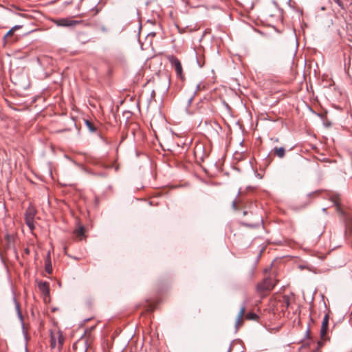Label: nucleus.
Wrapping results in <instances>:
<instances>
[{
  "label": "nucleus",
  "mask_w": 352,
  "mask_h": 352,
  "mask_svg": "<svg viewBox=\"0 0 352 352\" xmlns=\"http://www.w3.org/2000/svg\"><path fill=\"white\" fill-rule=\"evenodd\" d=\"M248 302V300H245L241 305L239 312L236 316L235 321V328L238 330L243 325L244 318L248 320H254L257 321L259 318L258 316L253 312L245 313L246 307L245 304Z\"/></svg>",
  "instance_id": "obj_1"
},
{
  "label": "nucleus",
  "mask_w": 352,
  "mask_h": 352,
  "mask_svg": "<svg viewBox=\"0 0 352 352\" xmlns=\"http://www.w3.org/2000/svg\"><path fill=\"white\" fill-rule=\"evenodd\" d=\"M276 283L271 278H266L258 283L256 287V292L261 298L266 296L273 289Z\"/></svg>",
  "instance_id": "obj_2"
},
{
  "label": "nucleus",
  "mask_w": 352,
  "mask_h": 352,
  "mask_svg": "<svg viewBox=\"0 0 352 352\" xmlns=\"http://www.w3.org/2000/svg\"><path fill=\"white\" fill-rule=\"evenodd\" d=\"M50 335L51 348H58V350H61L65 342V338L62 331L58 329H51L50 331Z\"/></svg>",
  "instance_id": "obj_3"
},
{
  "label": "nucleus",
  "mask_w": 352,
  "mask_h": 352,
  "mask_svg": "<svg viewBox=\"0 0 352 352\" xmlns=\"http://www.w3.org/2000/svg\"><path fill=\"white\" fill-rule=\"evenodd\" d=\"M153 132L168 130V122L166 118L160 114L154 116L150 122Z\"/></svg>",
  "instance_id": "obj_4"
},
{
  "label": "nucleus",
  "mask_w": 352,
  "mask_h": 352,
  "mask_svg": "<svg viewBox=\"0 0 352 352\" xmlns=\"http://www.w3.org/2000/svg\"><path fill=\"white\" fill-rule=\"evenodd\" d=\"M36 214V210L33 206L30 205L25 212V221L26 225L32 231L35 228L34 217Z\"/></svg>",
  "instance_id": "obj_5"
},
{
  "label": "nucleus",
  "mask_w": 352,
  "mask_h": 352,
  "mask_svg": "<svg viewBox=\"0 0 352 352\" xmlns=\"http://www.w3.org/2000/svg\"><path fill=\"white\" fill-rule=\"evenodd\" d=\"M168 60H169L172 67L175 68L177 77L182 80L184 79L183 69L180 60L173 55L169 56L168 57Z\"/></svg>",
  "instance_id": "obj_6"
},
{
  "label": "nucleus",
  "mask_w": 352,
  "mask_h": 352,
  "mask_svg": "<svg viewBox=\"0 0 352 352\" xmlns=\"http://www.w3.org/2000/svg\"><path fill=\"white\" fill-rule=\"evenodd\" d=\"M23 25H14V27H12L7 33L6 34L3 36V44L4 45H7V44H10V43H14L15 41H16L17 39V37H14V32L18 30H20L21 28H22Z\"/></svg>",
  "instance_id": "obj_7"
},
{
  "label": "nucleus",
  "mask_w": 352,
  "mask_h": 352,
  "mask_svg": "<svg viewBox=\"0 0 352 352\" xmlns=\"http://www.w3.org/2000/svg\"><path fill=\"white\" fill-rule=\"evenodd\" d=\"M54 22L56 25L61 27H74L80 23V21L70 18H61L54 20Z\"/></svg>",
  "instance_id": "obj_8"
},
{
  "label": "nucleus",
  "mask_w": 352,
  "mask_h": 352,
  "mask_svg": "<svg viewBox=\"0 0 352 352\" xmlns=\"http://www.w3.org/2000/svg\"><path fill=\"white\" fill-rule=\"evenodd\" d=\"M329 314H326L323 318L321 329H320V338L321 340H326L325 336L327 333L329 326Z\"/></svg>",
  "instance_id": "obj_9"
},
{
  "label": "nucleus",
  "mask_w": 352,
  "mask_h": 352,
  "mask_svg": "<svg viewBox=\"0 0 352 352\" xmlns=\"http://www.w3.org/2000/svg\"><path fill=\"white\" fill-rule=\"evenodd\" d=\"M82 124L86 126L87 129L91 132H95L98 130L96 124L92 120L83 118L82 120L79 121V124L81 125Z\"/></svg>",
  "instance_id": "obj_10"
},
{
  "label": "nucleus",
  "mask_w": 352,
  "mask_h": 352,
  "mask_svg": "<svg viewBox=\"0 0 352 352\" xmlns=\"http://www.w3.org/2000/svg\"><path fill=\"white\" fill-rule=\"evenodd\" d=\"M45 270L46 272L48 274H51L52 272V262H51V256L50 253L48 252L45 261Z\"/></svg>",
  "instance_id": "obj_11"
},
{
  "label": "nucleus",
  "mask_w": 352,
  "mask_h": 352,
  "mask_svg": "<svg viewBox=\"0 0 352 352\" xmlns=\"http://www.w3.org/2000/svg\"><path fill=\"white\" fill-rule=\"evenodd\" d=\"M74 234L82 240L85 237V228L82 226H80L77 229L74 231Z\"/></svg>",
  "instance_id": "obj_12"
},
{
  "label": "nucleus",
  "mask_w": 352,
  "mask_h": 352,
  "mask_svg": "<svg viewBox=\"0 0 352 352\" xmlns=\"http://www.w3.org/2000/svg\"><path fill=\"white\" fill-rule=\"evenodd\" d=\"M38 288L45 295L49 294L50 293V288H49V284L46 282H41L38 283Z\"/></svg>",
  "instance_id": "obj_13"
},
{
  "label": "nucleus",
  "mask_w": 352,
  "mask_h": 352,
  "mask_svg": "<svg viewBox=\"0 0 352 352\" xmlns=\"http://www.w3.org/2000/svg\"><path fill=\"white\" fill-rule=\"evenodd\" d=\"M274 154L278 157L279 158L284 157L285 155V150L283 147H274L273 149Z\"/></svg>",
  "instance_id": "obj_14"
},
{
  "label": "nucleus",
  "mask_w": 352,
  "mask_h": 352,
  "mask_svg": "<svg viewBox=\"0 0 352 352\" xmlns=\"http://www.w3.org/2000/svg\"><path fill=\"white\" fill-rule=\"evenodd\" d=\"M278 303L281 304L282 311H284V309H287L289 305V297H287L286 296H283L282 298L278 300Z\"/></svg>",
  "instance_id": "obj_15"
},
{
  "label": "nucleus",
  "mask_w": 352,
  "mask_h": 352,
  "mask_svg": "<svg viewBox=\"0 0 352 352\" xmlns=\"http://www.w3.org/2000/svg\"><path fill=\"white\" fill-rule=\"evenodd\" d=\"M78 41L82 44H85L89 41V38L85 36L83 33H81L78 36Z\"/></svg>",
  "instance_id": "obj_16"
},
{
  "label": "nucleus",
  "mask_w": 352,
  "mask_h": 352,
  "mask_svg": "<svg viewBox=\"0 0 352 352\" xmlns=\"http://www.w3.org/2000/svg\"><path fill=\"white\" fill-rule=\"evenodd\" d=\"M192 138H186L184 142H177L178 146H188L192 143Z\"/></svg>",
  "instance_id": "obj_17"
},
{
  "label": "nucleus",
  "mask_w": 352,
  "mask_h": 352,
  "mask_svg": "<svg viewBox=\"0 0 352 352\" xmlns=\"http://www.w3.org/2000/svg\"><path fill=\"white\" fill-rule=\"evenodd\" d=\"M324 340H322L318 341L317 343V347L314 350H313L311 352H321L320 349L323 346Z\"/></svg>",
  "instance_id": "obj_18"
},
{
  "label": "nucleus",
  "mask_w": 352,
  "mask_h": 352,
  "mask_svg": "<svg viewBox=\"0 0 352 352\" xmlns=\"http://www.w3.org/2000/svg\"><path fill=\"white\" fill-rule=\"evenodd\" d=\"M346 72L349 76L352 79V60L349 63Z\"/></svg>",
  "instance_id": "obj_19"
},
{
  "label": "nucleus",
  "mask_w": 352,
  "mask_h": 352,
  "mask_svg": "<svg viewBox=\"0 0 352 352\" xmlns=\"http://www.w3.org/2000/svg\"><path fill=\"white\" fill-rule=\"evenodd\" d=\"M16 309L17 310V312H18V315L20 317L21 319H22V314L21 313V311H20V307H19V304L18 302H16Z\"/></svg>",
  "instance_id": "obj_20"
},
{
  "label": "nucleus",
  "mask_w": 352,
  "mask_h": 352,
  "mask_svg": "<svg viewBox=\"0 0 352 352\" xmlns=\"http://www.w3.org/2000/svg\"><path fill=\"white\" fill-rule=\"evenodd\" d=\"M323 124H324V126L325 127H327H327H329V126H331L332 123H331V121H329V120H324L323 121Z\"/></svg>",
  "instance_id": "obj_21"
},
{
  "label": "nucleus",
  "mask_w": 352,
  "mask_h": 352,
  "mask_svg": "<svg viewBox=\"0 0 352 352\" xmlns=\"http://www.w3.org/2000/svg\"><path fill=\"white\" fill-rule=\"evenodd\" d=\"M232 208L234 210H238V206H237V201L236 200H234L232 203Z\"/></svg>",
  "instance_id": "obj_22"
},
{
  "label": "nucleus",
  "mask_w": 352,
  "mask_h": 352,
  "mask_svg": "<svg viewBox=\"0 0 352 352\" xmlns=\"http://www.w3.org/2000/svg\"><path fill=\"white\" fill-rule=\"evenodd\" d=\"M334 1L341 8H343V3L341 0H334Z\"/></svg>",
  "instance_id": "obj_23"
},
{
  "label": "nucleus",
  "mask_w": 352,
  "mask_h": 352,
  "mask_svg": "<svg viewBox=\"0 0 352 352\" xmlns=\"http://www.w3.org/2000/svg\"><path fill=\"white\" fill-rule=\"evenodd\" d=\"M212 123L216 126V127H219V126L215 122H213Z\"/></svg>",
  "instance_id": "obj_24"
},
{
  "label": "nucleus",
  "mask_w": 352,
  "mask_h": 352,
  "mask_svg": "<svg viewBox=\"0 0 352 352\" xmlns=\"http://www.w3.org/2000/svg\"><path fill=\"white\" fill-rule=\"evenodd\" d=\"M271 140H274V142H278V139H274V138H271Z\"/></svg>",
  "instance_id": "obj_25"
},
{
  "label": "nucleus",
  "mask_w": 352,
  "mask_h": 352,
  "mask_svg": "<svg viewBox=\"0 0 352 352\" xmlns=\"http://www.w3.org/2000/svg\"><path fill=\"white\" fill-rule=\"evenodd\" d=\"M243 214H244V215H246V214H247V212H246V211H244V212H243Z\"/></svg>",
  "instance_id": "obj_26"
},
{
  "label": "nucleus",
  "mask_w": 352,
  "mask_h": 352,
  "mask_svg": "<svg viewBox=\"0 0 352 352\" xmlns=\"http://www.w3.org/2000/svg\"><path fill=\"white\" fill-rule=\"evenodd\" d=\"M25 252H26V253H28H28H29V250H28V249H26V250H25Z\"/></svg>",
  "instance_id": "obj_27"
},
{
  "label": "nucleus",
  "mask_w": 352,
  "mask_h": 352,
  "mask_svg": "<svg viewBox=\"0 0 352 352\" xmlns=\"http://www.w3.org/2000/svg\"><path fill=\"white\" fill-rule=\"evenodd\" d=\"M177 137H179L177 133H174Z\"/></svg>",
  "instance_id": "obj_28"
}]
</instances>
